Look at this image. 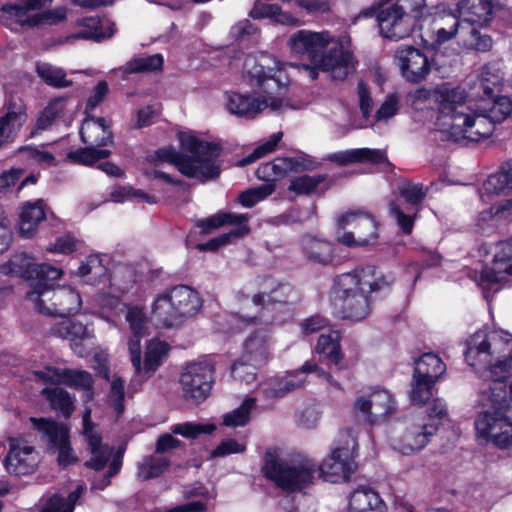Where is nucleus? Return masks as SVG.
I'll list each match as a JSON object with an SVG mask.
<instances>
[{
    "mask_svg": "<svg viewBox=\"0 0 512 512\" xmlns=\"http://www.w3.org/2000/svg\"><path fill=\"white\" fill-rule=\"evenodd\" d=\"M437 431V423L427 421L423 413L413 414L401 423L394 448L404 455L422 450Z\"/></svg>",
    "mask_w": 512,
    "mask_h": 512,
    "instance_id": "4468645a",
    "label": "nucleus"
},
{
    "mask_svg": "<svg viewBox=\"0 0 512 512\" xmlns=\"http://www.w3.org/2000/svg\"><path fill=\"white\" fill-rule=\"evenodd\" d=\"M81 492L82 488L78 487L75 491L69 493L67 498L54 495L47 501L41 512H73L74 505Z\"/></svg>",
    "mask_w": 512,
    "mask_h": 512,
    "instance_id": "bf43d9fd",
    "label": "nucleus"
},
{
    "mask_svg": "<svg viewBox=\"0 0 512 512\" xmlns=\"http://www.w3.org/2000/svg\"><path fill=\"white\" fill-rule=\"evenodd\" d=\"M12 274L37 282L53 281L61 277L63 271L47 263H35L26 253L15 254L8 263Z\"/></svg>",
    "mask_w": 512,
    "mask_h": 512,
    "instance_id": "4be33fe9",
    "label": "nucleus"
},
{
    "mask_svg": "<svg viewBox=\"0 0 512 512\" xmlns=\"http://www.w3.org/2000/svg\"><path fill=\"white\" fill-rule=\"evenodd\" d=\"M434 101L440 114L449 118L446 124L455 140L480 141L492 135L495 125L476 102L467 100L465 90L442 84L433 92Z\"/></svg>",
    "mask_w": 512,
    "mask_h": 512,
    "instance_id": "20e7f679",
    "label": "nucleus"
},
{
    "mask_svg": "<svg viewBox=\"0 0 512 512\" xmlns=\"http://www.w3.org/2000/svg\"><path fill=\"white\" fill-rule=\"evenodd\" d=\"M271 163L275 180L285 176L289 172H297L305 168L303 161L297 157H278L271 161Z\"/></svg>",
    "mask_w": 512,
    "mask_h": 512,
    "instance_id": "0e129e2a",
    "label": "nucleus"
},
{
    "mask_svg": "<svg viewBox=\"0 0 512 512\" xmlns=\"http://www.w3.org/2000/svg\"><path fill=\"white\" fill-rule=\"evenodd\" d=\"M354 409L365 421L376 424L384 422L395 412L396 407L389 391L374 389L360 394L355 400Z\"/></svg>",
    "mask_w": 512,
    "mask_h": 512,
    "instance_id": "f3484780",
    "label": "nucleus"
},
{
    "mask_svg": "<svg viewBox=\"0 0 512 512\" xmlns=\"http://www.w3.org/2000/svg\"><path fill=\"white\" fill-rule=\"evenodd\" d=\"M357 92L363 120L360 121L359 123L353 124V126L357 129H361L367 126V121L372 112L373 103L370 94L367 90V87L363 82L358 83Z\"/></svg>",
    "mask_w": 512,
    "mask_h": 512,
    "instance_id": "338daca9",
    "label": "nucleus"
},
{
    "mask_svg": "<svg viewBox=\"0 0 512 512\" xmlns=\"http://www.w3.org/2000/svg\"><path fill=\"white\" fill-rule=\"evenodd\" d=\"M503 82V74L498 64L491 63L482 67L475 83L478 96H491L499 92Z\"/></svg>",
    "mask_w": 512,
    "mask_h": 512,
    "instance_id": "ea45409f",
    "label": "nucleus"
},
{
    "mask_svg": "<svg viewBox=\"0 0 512 512\" xmlns=\"http://www.w3.org/2000/svg\"><path fill=\"white\" fill-rule=\"evenodd\" d=\"M76 275L86 284L95 285L102 282L107 277L103 258L99 255L88 256L78 267Z\"/></svg>",
    "mask_w": 512,
    "mask_h": 512,
    "instance_id": "79ce46f5",
    "label": "nucleus"
},
{
    "mask_svg": "<svg viewBox=\"0 0 512 512\" xmlns=\"http://www.w3.org/2000/svg\"><path fill=\"white\" fill-rule=\"evenodd\" d=\"M43 395L50 402L51 407L59 411L65 418L70 417L74 411V401L70 394L59 386L46 387L42 390Z\"/></svg>",
    "mask_w": 512,
    "mask_h": 512,
    "instance_id": "49530a36",
    "label": "nucleus"
},
{
    "mask_svg": "<svg viewBox=\"0 0 512 512\" xmlns=\"http://www.w3.org/2000/svg\"><path fill=\"white\" fill-rule=\"evenodd\" d=\"M170 461L164 456L158 454L148 455L142 458L137 465L136 476L141 481L159 477L169 467Z\"/></svg>",
    "mask_w": 512,
    "mask_h": 512,
    "instance_id": "a18cd8bd",
    "label": "nucleus"
},
{
    "mask_svg": "<svg viewBox=\"0 0 512 512\" xmlns=\"http://www.w3.org/2000/svg\"><path fill=\"white\" fill-rule=\"evenodd\" d=\"M337 241L348 247L367 246L378 238L377 223L368 212L357 210L336 219Z\"/></svg>",
    "mask_w": 512,
    "mask_h": 512,
    "instance_id": "9d476101",
    "label": "nucleus"
},
{
    "mask_svg": "<svg viewBox=\"0 0 512 512\" xmlns=\"http://www.w3.org/2000/svg\"><path fill=\"white\" fill-rule=\"evenodd\" d=\"M340 276H353L356 280L355 288L366 295L371 292L384 290L394 282V278L391 275L382 274L372 265L358 267Z\"/></svg>",
    "mask_w": 512,
    "mask_h": 512,
    "instance_id": "cd10ccee",
    "label": "nucleus"
},
{
    "mask_svg": "<svg viewBox=\"0 0 512 512\" xmlns=\"http://www.w3.org/2000/svg\"><path fill=\"white\" fill-rule=\"evenodd\" d=\"M301 250L305 258L315 264L328 265L334 259L333 244L323 238L305 235L301 238Z\"/></svg>",
    "mask_w": 512,
    "mask_h": 512,
    "instance_id": "473e14b6",
    "label": "nucleus"
},
{
    "mask_svg": "<svg viewBox=\"0 0 512 512\" xmlns=\"http://www.w3.org/2000/svg\"><path fill=\"white\" fill-rule=\"evenodd\" d=\"M288 45L293 53L306 56L311 64L330 73L334 80H345L356 71L353 54L326 31L299 30L290 36Z\"/></svg>",
    "mask_w": 512,
    "mask_h": 512,
    "instance_id": "39448f33",
    "label": "nucleus"
},
{
    "mask_svg": "<svg viewBox=\"0 0 512 512\" xmlns=\"http://www.w3.org/2000/svg\"><path fill=\"white\" fill-rule=\"evenodd\" d=\"M478 252L480 256L493 254L492 266L482 268L479 279H476L486 293L488 289L502 282L506 275H512V237L495 245L483 243Z\"/></svg>",
    "mask_w": 512,
    "mask_h": 512,
    "instance_id": "ddd939ff",
    "label": "nucleus"
},
{
    "mask_svg": "<svg viewBox=\"0 0 512 512\" xmlns=\"http://www.w3.org/2000/svg\"><path fill=\"white\" fill-rule=\"evenodd\" d=\"M476 103L493 120L494 125L504 121L512 113V101L507 96H480V101Z\"/></svg>",
    "mask_w": 512,
    "mask_h": 512,
    "instance_id": "58836bf2",
    "label": "nucleus"
},
{
    "mask_svg": "<svg viewBox=\"0 0 512 512\" xmlns=\"http://www.w3.org/2000/svg\"><path fill=\"white\" fill-rule=\"evenodd\" d=\"M394 60L401 75L408 82L419 83L424 80L431 70L427 56L412 46H401L395 51Z\"/></svg>",
    "mask_w": 512,
    "mask_h": 512,
    "instance_id": "6ab92c4d",
    "label": "nucleus"
},
{
    "mask_svg": "<svg viewBox=\"0 0 512 512\" xmlns=\"http://www.w3.org/2000/svg\"><path fill=\"white\" fill-rule=\"evenodd\" d=\"M77 25L84 29L72 34L69 39H85L100 42L111 38L115 32V24L109 19L85 17L78 19Z\"/></svg>",
    "mask_w": 512,
    "mask_h": 512,
    "instance_id": "c756f323",
    "label": "nucleus"
},
{
    "mask_svg": "<svg viewBox=\"0 0 512 512\" xmlns=\"http://www.w3.org/2000/svg\"><path fill=\"white\" fill-rule=\"evenodd\" d=\"M497 8L492 0H461L458 3L459 17L462 23L482 25L491 20L492 14Z\"/></svg>",
    "mask_w": 512,
    "mask_h": 512,
    "instance_id": "2f4dec72",
    "label": "nucleus"
},
{
    "mask_svg": "<svg viewBox=\"0 0 512 512\" xmlns=\"http://www.w3.org/2000/svg\"><path fill=\"white\" fill-rule=\"evenodd\" d=\"M110 154V150L99 149L98 147L88 145L85 148L69 152L67 157L74 163L92 166L97 161L108 158Z\"/></svg>",
    "mask_w": 512,
    "mask_h": 512,
    "instance_id": "864d4df0",
    "label": "nucleus"
},
{
    "mask_svg": "<svg viewBox=\"0 0 512 512\" xmlns=\"http://www.w3.org/2000/svg\"><path fill=\"white\" fill-rule=\"evenodd\" d=\"M31 422L48 442V448L57 453L59 465L66 467L77 461L69 440V430L64 424L45 418H31Z\"/></svg>",
    "mask_w": 512,
    "mask_h": 512,
    "instance_id": "2eb2a0df",
    "label": "nucleus"
},
{
    "mask_svg": "<svg viewBox=\"0 0 512 512\" xmlns=\"http://www.w3.org/2000/svg\"><path fill=\"white\" fill-rule=\"evenodd\" d=\"M282 136H283L282 132H276V133L270 135L269 138L266 141H264L263 143L259 144L250 155L239 160L237 162V166L238 167L247 166V165L255 162L256 160L262 158L263 156L267 155L268 153H271L272 151L275 150L276 146L282 139Z\"/></svg>",
    "mask_w": 512,
    "mask_h": 512,
    "instance_id": "4d7b16f0",
    "label": "nucleus"
},
{
    "mask_svg": "<svg viewBox=\"0 0 512 512\" xmlns=\"http://www.w3.org/2000/svg\"><path fill=\"white\" fill-rule=\"evenodd\" d=\"M253 284L259 291L252 296V303L259 307V313L248 318L249 323H284L292 318L289 299L293 289L290 285L268 277L258 278Z\"/></svg>",
    "mask_w": 512,
    "mask_h": 512,
    "instance_id": "0eeeda50",
    "label": "nucleus"
},
{
    "mask_svg": "<svg viewBox=\"0 0 512 512\" xmlns=\"http://www.w3.org/2000/svg\"><path fill=\"white\" fill-rule=\"evenodd\" d=\"M269 356V337L265 333L256 332L246 339L241 358L253 362L254 365L263 366Z\"/></svg>",
    "mask_w": 512,
    "mask_h": 512,
    "instance_id": "e433bc0d",
    "label": "nucleus"
},
{
    "mask_svg": "<svg viewBox=\"0 0 512 512\" xmlns=\"http://www.w3.org/2000/svg\"><path fill=\"white\" fill-rule=\"evenodd\" d=\"M511 190L512 162H507L483 182L479 194L480 198L485 201V196L507 194Z\"/></svg>",
    "mask_w": 512,
    "mask_h": 512,
    "instance_id": "f704fd0d",
    "label": "nucleus"
},
{
    "mask_svg": "<svg viewBox=\"0 0 512 512\" xmlns=\"http://www.w3.org/2000/svg\"><path fill=\"white\" fill-rule=\"evenodd\" d=\"M125 319L132 333L128 340L130 361L137 371H141V339L145 334L146 316L141 308L130 307L127 309Z\"/></svg>",
    "mask_w": 512,
    "mask_h": 512,
    "instance_id": "a878e982",
    "label": "nucleus"
},
{
    "mask_svg": "<svg viewBox=\"0 0 512 512\" xmlns=\"http://www.w3.org/2000/svg\"><path fill=\"white\" fill-rule=\"evenodd\" d=\"M37 75L49 86L64 88L72 84L66 79L65 71L49 62L38 61L36 63Z\"/></svg>",
    "mask_w": 512,
    "mask_h": 512,
    "instance_id": "09e8293b",
    "label": "nucleus"
},
{
    "mask_svg": "<svg viewBox=\"0 0 512 512\" xmlns=\"http://www.w3.org/2000/svg\"><path fill=\"white\" fill-rule=\"evenodd\" d=\"M256 407V398L247 397L242 404L226 413L223 417V424L227 427H242L249 423L251 412Z\"/></svg>",
    "mask_w": 512,
    "mask_h": 512,
    "instance_id": "3c124183",
    "label": "nucleus"
},
{
    "mask_svg": "<svg viewBox=\"0 0 512 512\" xmlns=\"http://www.w3.org/2000/svg\"><path fill=\"white\" fill-rule=\"evenodd\" d=\"M214 367L209 362H193L180 375L183 397L202 401L208 396L213 383Z\"/></svg>",
    "mask_w": 512,
    "mask_h": 512,
    "instance_id": "dca6fc26",
    "label": "nucleus"
},
{
    "mask_svg": "<svg viewBox=\"0 0 512 512\" xmlns=\"http://www.w3.org/2000/svg\"><path fill=\"white\" fill-rule=\"evenodd\" d=\"M305 373H314L317 378L324 379L330 385L340 389V385L333 377L313 362H305L299 370L287 372L282 376L268 378L260 384L266 398H282L287 393L305 386Z\"/></svg>",
    "mask_w": 512,
    "mask_h": 512,
    "instance_id": "f8f14e48",
    "label": "nucleus"
},
{
    "mask_svg": "<svg viewBox=\"0 0 512 512\" xmlns=\"http://www.w3.org/2000/svg\"><path fill=\"white\" fill-rule=\"evenodd\" d=\"M168 352V345L158 339H151L147 343L144 365H141V371L135 370V377L142 382L147 380L153 372L162 364L163 358Z\"/></svg>",
    "mask_w": 512,
    "mask_h": 512,
    "instance_id": "c9c22d12",
    "label": "nucleus"
},
{
    "mask_svg": "<svg viewBox=\"0 0 512 512\" xmlns=\"http://www.w3.org/2000/svg\"><path fill=\"white\" fill-rule=\"evenodd\" d=\"M249 217L247 214H237L231 212H219L209 218L198 220L197 226L202 228L203 232L208 233L212 229H217L225 225L237 227L248 226Z\"/></svg>",
    "mask_w": 512,
    "mask_h": 512,
    "instance_id": "c03bdc74",
    "label": "nucleus"
},
{
    "mask_svg": "<svg viewBox=\"0 0 512 512\" xmlns=\"http://www.w3.org/2000/svg\"><path fill=\"white\" fill-rule=\"evenodd\" d=\"M357 439L351 429L341 430L331 453L318 466L309 458L291 463L279 461L272 454L265 457L264 475L287 491H298L312 483L316 473L325 481L339 483L355 473Z\"/></svg>",
    "mask_w": 512,
    "mask_h": 512,
    "instance_id": "f03ea898",
    "label": "nucleus"
},
{
    "mask_svg": "<svg viewBox=\"0 0 512 512\" xmlns=\"http://www.w3.org/2000/svg\"><path fill=\"white\" fill-rule=\"evenodd\" d=\"M353 276H338L334 282L333 303L341 318L359 321L370 313L368 295L355 288Z\"/></svg>",
    "mask_w": 512,
    "mask_h": 512,
    "instance_id": "9b49d317",
    "label": "nucleus"
},
{
    "mask_svg": "<svg viewBox=\"0 0 512 512\" xmlns=\"http://www.w3.org/2000/svg\"><path fill=\"white\" fill-rule=\"evenodd\" d=\"M327 159L339 165H347L356 162L381 163L386 160V156L379 149L359 148L332 153Z\"/></svg>",
    "mask_w": 512,
    "mask_h": 512,
    "instance_id": "4c0bfd02",
    "label": "nucleus"
},
{
    "mask_svg": "<svg viewBox=\"0 0 512 512\" xmlns=\"http://www.w3.org/2000/svg\"><path fill=\"white\" fill-rule=\"evenodd\" d=\"M46 219V203L43 199L27 201L22 204L19 213L18 230L21 237L32 238L39 224Z\"/></svg>",
    "mask_w": 512,
    "mask_h": 512,
    "instance_id": "c85d7f7f",
    "label": "nucleus"
},
{
    "mask_svg": "<svg viewBox=\"0 0 512 512\" xmlns=\"http://www.w3.org/2000/svg\"><path fill=\"white\" fill-rule=\"evenodd\" d=\"M285 66L268 54L246 56L243 76L251 86L258 87L266 96L226 93L227 110L236 116L253 119L267 108L281 111L287 107L288 103L283 98L289 83L284 73Z\"/></svg>",
    "mask_w": 512,
    "mask_h": 512,
    "instance_id": "7ed1b4c3",
    "label": "nucleus"
},
{
    "mask_svg": "<svg viewBox=\"0 0 512 512\" xmlns=\"http://www.w3.org/2000/svg\"><path fill=\"white\" fill-rule=\"evenodd\" d=\"M91 413V409L86 408L82 416V434L91 454L90 460L85 464L95 470H101L109 460L112 449L102 443V437L96 425L91 421Z\"/></svg>",
    "mask_w": 512,
    "mask_h": 512,
    "instance_id": "b1692460",
    "label": "nucleus"
},
{
    "mask_svg": "<svg viewBox=\"0 0 512 512\" xmlns=\"http://www.w3.org/2000/svg\"><path fill=\"white\" fill-rule=\"evenodd\" d=\"M179 141L184 150L191 155L183 154L168 146L156 151V157L173 164L183 175L198 179L201 182L213 180L220 175L221 147L215 142L198 139L188 133H180Z\"/></svg>",
    "mask_w": 512,
    "mask_h": 512,
    "instance_id": "423d86ee",
    "label": "nucleus"
},
{
    "mask_svg": "<svg viewBox=\"0 0 512 512\" xmlns=\"http://www.w3.org/2000/svg\"><path fill=\"white\" fill-rule=\"evenodd\" d=\"M53 0H18L8 3L0 9V19L7 25H19L22 28H35L34 19L37 18V11L49 7Z\"/></svg>",
    "mask_w": 512,
    "mask_h": 512,
    "instance_id": "aec40b11",
    "label": "nucleus"
},
{
    "mask_svg": "<svg viewBox=\"0 0 512 512\" xmlns=\"http://www.w3.org/2000/svg\"><path fill=\"white\" fill-rule=\"evenodd\" d=\"M465 360L482 373L480 403L486 410L475 419L479 437L500 448L512 445V420L503 409L512 407V334L504 330L479 331L466 343Z\"/></svg>",
    "mask_w": 512,
    "mask_h": 512,
    "instance_id": "f257e3e1",
    "label": "nucleus"
},
{
    "mask_svg": "<svg viewBox=\"0 0 512 512\" xmlns=\"http://www.w3.org/2000/svg\"><path fill=\"white\" fill-rule=\"evenodd\" d=\"M249 16L253 19L270 18L284 25L296 26L299 24V21L295 17L283 11L280 6L263 3L261 0L255 1L253 8L249 12Z\"/></svg>",
    "mask_w": 512,
    "mask_h": 512,
    "instance_id": "a19ab883",
    "label": "nucleus"
},
{
    "mask_svg": "<svg viewBox=\"0 0 512 512\" xmlns=\"http://www.w3.org/2000/svg\"><path fill=\"white\" fill-rule=\"evenodd\" d=\"M0 117V147L11 142L27 120L26 106L19 97L11 96L4 105Z\"/></svg>",
    "mask_w": 512,
    "mask_h": 512,
    "instance_id": "393cba45",
    "label": "nucleus"
},
{
    "mask_svg": "<svg viewBox=\"0 0 512 512\" xmlns=\"http://www.w3.org/2000/svg\"><path fill=\"white\" fill-rule=\"evenodd\" d=\"M339 333L331 331L329 334H321L316 344V352L325 356L330 363L338 366L342 360L339 346Z\"/></svg>",
    "mask_w": 512,
    "mask_h": 512,
    "instance_id": "de8ad7c7",
    "label": "nucleus"
},
{
    "mask_svg": "<svg viewBox=\"0 0 512 512\" xmlns=\"http://www.w3.org/2000/svg\"><path fill=\"white\" fill-rule=\"evenodd\" d=\"M250 232L249 226H241L231 229L228 233L219 235L216 238L209 240L205 244H200V250H216L222 245L230 243L233 239L242 238Z\"/></svg>",
    "mask_w": 512,
    "mask_h": 512,
    "instance_id": "e2e57ef3",
    "label": "nucleus"
},
{
    "mask_svg": "<svg viewBox=\"0 0 512 512\" xmlns=\"http://www.w3.org/2000/svg\"><path fill=\"white\" fill-rule=\"evenodd\" d=\"M260 365H254L253 362L244 360L240 357L231 367V375L234 380L240 383L249 384L253 382L257 375Z\"/></svg>",
    "mask_w": 512,
    "mask_h": 512,
    "instance_id": "680f3d73",
    "label": "nucleus"
},
{
    "mask_svg": "<svg viewBox=\"0 0 512 512\" xmlns=\"http://www.w3.org/2000/svg\"><path fill=\"white\" fill-rule=\"evenodd\" d=\"M48 282H37L26 293L39 313L65 318L80 310L82 300L78 292L71 287L53 288Z\"/></svg>",
    "mask_w": 512,
    "mask_h": 512,
    "instance_id": "1a4fd4ad",
    "label": "nucleus"
},
{
    "mask_svg": "<svg viewBox=\"0 0 512 512\" xmlns=\"http://www.w3.org/2000/svg\"><path fill=\"white\" fill-rule=\"evenodd\" d=\"M438 380L416 377L413 375V381L410 392V400L418 406L428 404L433 397L434 385Z\"/></svg>",
    "mask_w": 512,
    "mask_h": 512,
    "instance_id": "603ef678",
    "label": "nucleus"
},
{
    "mask_svg": "<svg viewBox=\"0 0 512 512\" xmlns=\"http://www.w3.org/2000/svg\"><path fill=\"white\" fill-rule=\"evenodd\" d=\"M377 21L381 35L396 41L409 36L415 26L413 17L396 4L379 11Z\"/></svg>",
    "mask_w": 512,
    "mask_h": 512,
    "instance_id": "412c9836",
    "label": "nucleus"
},
{
    "mask_svg": "<svg viewBox=\"0 0 512 512\" xmlns=\"http://www.w3.org/2000/svg\"><path fill=\"white\" fill-rule=\"evenodd\" d=\"M274 190L275 185L273 183H266L240 193L238 201L242 206L251 208L270 196Z\"/></svg>",
    "mask_w": 512,
    "mask_h": 512,
    "instance_id": "13d9d810",
    "label": "nucleus"
},
{
    "mask_svg": "<svg viewBox=\"0 0 512 512\" xmlns=\"http://www.w3.org/2000/svg\"><path fill=\"white\" fill-rule=\"evenodd\" d=\"M201 308L202 299L196 290L186 285H177L156 298L152 315L157 323L170 328L195 316Z\"/></svg>",
    "mask_w": 512,
    "mask_h": 512,
    "instance_id": "6e6552de",
    "label": "nucleus"
},
{
    "mask_svg": "<svg viewBox=\"0 0 512 512\" xmlns=\"http://www.w3.org/2000/svg\"><path fill=\"white\" fill-rule=\"evenodd\" d=\"M216 429L214 424L185 422L171 427V432L185 438L195 439L202 434H211Z\"/></svg>",
    "mask_w": 512,
    "mask_h": 512,
    "instance_id": "052dcab7",
    "label": "nucleus"
},
{
    "mask_svg": "<svg viewBox=\"0 0 512 512\" xmlns=\"http://www.w3.org/2000/svg\"><path fill=\"white\" fill-rule=\"evenodd\" d=\"M32 374L35 380L43 383L65 384L83 390L85 401H91L94 397L93 378L87 371L46 366L42 370L33 371Z\"/></svg>",
    "mask_w": 512,
    "mask_h": 512,
    "instance_id": "a211bd4d",
    "label": "nucleus"
},
{
    "mask_svg": "<svg viewBox=\"0 0 512 512\" xmlns=\"http://www.w3.org/2000/svg\"><path fill=\"white\" fill-rule=\"evenodd\" d=\"M81 140L91 146L102 147L112 142L113 136L105 118H86L80 128Z\"/></svg>",
    "mask_w": 512,
    "mask_h": 512,
    "instance_id": "72a5a7b5",
    "label": "nucleus"
},
{
    "mask_svg": "<svg viewBox=\"0 0 512 512\" xmlns=\"http://www.w3.org/2000/svg\"><path fill=\"white\" fill-rule=\"evenodd\" d=\"M163 65L161 54H154L146 57H137L128 61L121 69L125 74L151 72L158 70Z\"/></svg>",
    "mask_w": 512,
    "mask_h": 512,
    "instance_id": "5fc2aeb1",
    "label": "nucleus"
},
{
    "mask_svg": "<svg viewBox=\"0 0 512 512\" xmlns=\"http://www.w3.org/2000/svg\"><path fill=\"white\" fill-rule=\"evenodd\" d=\"M326 180V175H301L291 179L288 190L297 195H309L317 191L320 184Z\"/></svg>",
    "mask_w": 512,
    "mask_h": 512,
    "instance_id": "6e6d98bb",
    "label": "nucleus"
},
{
    "mask_svg": "<svg viewBox=\"0 0 512 512\" xmlns=\"http://www.w3.org/2000/svg\"><path fill=\"white\" fill-rule=\"evenodd\" d=\"M399 193L412 207L421 204L426 196L422 184L403 183L399 186Z\"/></svg>",
    "mask_w": 512,
    "mask_h": 512,
    "instance_id": "774afa93",
    "label": "nucleus"
},
{
    "mask_svg": "<svg viewBox=\"0 0 512 512\" xmlns=\"http://www.w3.org/2000/svg\"><path fill=\"white\" fill-rule=\"evenodd\" d=\"M389 209L402 232L407 235L411 234L419 209L416 208L414 212L406 214L395 202L390 203Z\"/></svg>",
    "mask_w": 512,
    "mask_h": 512,
    "instance_id": "69168bd1",
    "label": "nucleus"
},
{
    "mask_svg": "<svg viewBox=\"0 0 512 512\" xmlns=\"http://www.w3.org/2000/svg\"><path fill=\"white\" fill-rule=\"evenodd\" d=\"M51 333L71 342L82 340L90 336L86 325L71 319H65L53 325Z\"/></svg>",
    "mask_w": 512,
    "mask_h": 512,
    "instance_id": "8fccbe9b",
    "label": "nucleus"
},
{
    "mask_svg": "<svg viewBox=\"0 0 512 512\" xmlns=\"http://www.w3.org/2000/svg\"><path fill=\"white\" fill-rule=\"evenodd\" d=\"M386 506L378 492L369 486L357 487L348 497L347 512H385Z\"/></svg>",
    "mask_w": 512,
    "mask_h": 512,
    "instance_id": "7c9ffc66",
    "label": "nucleus"
},
{
    "mask_svg": "<svg viewBox=\"0 0 512 512\" xmlns=\"http://www.w3.org/2000/svg\"><path fill=\"white\" fill-rule=\"evenodd\" d=\"M445 371V363L434 353H424L415 361L414 374L416 377L438 380Z\"/></svg>",
    "mask_w": 512,
    "mask_h": 512,
    "instance_id": "37998d69",
    "label": "nucleus"
},
{
    "mask_svg": "<svg viewBox=\"0 0 512 512\" xmlns=\"http://www.w3.org/2000/svg\"><path fill=\"white\" fill-rule=\"evenodd\" d=\"M432 24L433 41L436 44H443L454 38L458 29L461 32L469 29V26H465L455 14L448 12L444 5L435 8Z\"/></svg>",
    "mask_w": 512,
    "mask_h": 512,
    "instance_id": "bb28decb",
    "label": "nucleus"
},
{
    "mask_svg": "<svg viewBox=\"0 0 512 512\" xmlns=\"http://www.w3.org/2000/svg\"><path fill=\"white\" fill-rule=\"evenodd\" d=\"M39 455L35 448L22 439L9 441V452L5 459L6 469L15 475H27L35 471Z\"/></svg>",
    "mask_w": 512,
    "mask_h": 512,
    "instance_id": "5701e85b",
    "label": "nucleus"
}]
</instances>
